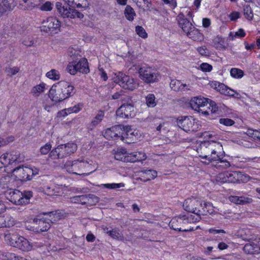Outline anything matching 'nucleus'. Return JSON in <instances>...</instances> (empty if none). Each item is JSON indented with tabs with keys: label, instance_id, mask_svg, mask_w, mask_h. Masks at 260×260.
Returning a JSON list of instances; mask_svg holds the SVG:
<instances>
[{
	"label": "nucleus",
	"instance_id": "nucleus-1",
	"mask_svg": "<svg viewBox=\"0 0 260 260\" xmlns=\"http://www.w3.org/2000/svg\"><path fill=\"white\" fill-rule=\"evenodd\" d=\"M222 145L215 141H205L202 143L197 149L200 157L209 161H219L220 157L217 154L218 150L221 149Z\"/></svg>",
	"mask_w": 260,
	"mask_h": 260
},
{
	"label": "nucleus",
	"instance_id": "nucleus-2",
	"mask_svg": "<svg viewBox=\"0 0 260 260\" xmlns=\"http://www.w3.org/2000/svg\"><path fill=\"white\" fill-rule=\"evenodd\" d=\"M201 220L199 216L195 217L192 215L186 216V215H179L173 218L169 223L171 229L179 232H191L194 231L193 228H187L189 222H196Z\"/></svg>",
	"mask_w": 260,
	"mask_h": 260
},
{
	"label": "nucleus",
	"instance_id": "nucleus-3",
	"mask_svg": "<svg viewBox=\"0 0 260 260\" xmlns=\"http://www.w3.org/2000/svg\"><path fill=\"white\" fill-rule=\"evenodd\" d=\"M5 240L11 246L23 251H29L33 248L32 244L23 236L9 233H5Z\"/></svg>",
	"mask_w": 260,
	"mask_h": 260
},
{
	"label": "nucleus",
	"instance_id": "nucleus-4",
	"mask_svg": "<svg viewBox=\"0 0 260 260\" xmlns=\"http://www.w3.org/2000/svg\"><path fill=\"white\" fill-rule=\"evenodd\" d=\"M77 149V145L74 143L69 142L61 144L50 152L49 156L52 159L62 158L74 153Z\"/></svg>",
	"mask_w": 260,
	"mask_h": 260
},
{
	"label": "nucleus",
	"instance_id": "nucleus-5",
	"mask_svg": "<svg viewBox=\"0 0 260 260\" xmlns=\"http://www.w3.org/2000/svg\"><path fill=\"white\" fill-rule=\"evenodd\" d=\"M32 197V192L31 191L25 190L21 192L17 189H10L7 198L15 205H25L29 203V200Z\"/></svg>",
	"mask_w": 260,
	"mask_h": 260
},
{
	"label": "nucleus",
	"instance_id": "nucleus-6",
	"mask_svg": "<svg viewBox=\"0 0 260 260\" xmlns=\"http://www.w3.org/2000/svg\"><path fill=\"white\" fill-rule=\"evenodd\" d=\"M65 168L68 172L76 175H87L90 172L85 173L86 169L90 167L89 162L83 158L75 160L74 161H68L64 165Z\"/></svg>",
	"mask_w": 260,
	"mask_h": 260
},
{
	"label": "nucleus",
	"instance_id": "nucleus-7",
	"mask_svg": "<svg viewBox=\"0 0 260 260\" xmlns=\"http://www.w3.org/2000/svg\"><path fill=\"white\" fill-rule=\"evenodd\" d=\"M131 131L132 129L129 126L115 125L106 130L104 137L109 140L116 139L118 138L123 140L125 137L128 136V133Z\"/></svg>",
	"mask_w": 260,
	"mask_h": 260
},
{
	"label": "nucleus",
	"instance_id": "nucleus-8",
	"mask_svg": "<svg viewBox=\"0 0 260 260\" xmlns=\"http://www.w3.org/2000/svg\"><path fill=\"white\" fill-rule=\"evenodd\" d=\"M13 173L17 179L25 181L31 180L34 175L38 174V170L27 167L19 166L13 170Z\"/></svg>",
	"mask_w": 260,
	"mask_h": 260
},
{
	"label": "nucleus",
	"instance_id": "nucleus-9",
	"mask_svg": "<svg viewBox=\"0 0 260 260\" xmlns=\"http://www.w3.org/2000/svg\"><path fill=\"white\" fill-rule=\"evenodd\" d=\"M139 77L145 83H153L158 81L159 74L150 68L142 67L139 70Z\"/></svg>",
	"mask_w": 260,
	"mask_h": 260
},
{
	"label": "nucleus",
	"instance_id": "nucleus-10",
	"mask_svg": "<svg viewBox=\"0 0 260 260\" xmlns=\"http://www.w3.org/2000/svg\"><path fill=\"white\" fill-rule=\"evenodd\" d=\"M55 6L57 12L64 18L75 19L78 18L82 19L84 17V15L78 10L70 7L67 8L62 6V4L60 2H57Z\"/></svg>",
	"mask_w": 260,
	"mask_h": 260
},
{
	"label": "nucleus",
	"instance_id": "nucleus-11",
	"mask_svg": "<svg viewBox=\"0 0 260 260\" xmlns=\"http://www.w3.org/2000/svg\"><path fill=\"white\" fill-rule=\"evenodd\" d=\"M176 122L177 125L185 132H193L198 130L199 124L191 117H181Z\"/></svg>",
	"mask_w": 260,
	"mask_h": 260
},
{
	"label": "nucleus",
	"instance_id": "nucleus-12",
	"mask_svg": "<svg viewBox=\"0 0 260 260\" xmlns=\"http://www.w3.org/2000/svg\"><path fill=\"white\" fill-rule=\"evenodd\" d=\"M60 22L55 17H50L41 27V31L51 35L57 33L60 30Z\"/></svg>",
	"mask_w": 260,
	"mask_h": 260
},
{
	"label": "nucleus",
	"instance_id": "nucleus-13",
	"mask_svg": "<svg viewBox=\"0 0 260 260\" xmlns=\"http://www.w3.org/2000/svg\"><path fill=\"white\" fill-rule=\"evenodd\" d=\"M116 82L123 88L131 91L134 90L139 86L137 80L123 74H119L117 76Z\"/></svg>",
	"mask_w": 260,
	"mask_h": 260
},
{
	"label": "nucleus",
	"instance_id": "nucleus-14",
	"mask_svg": "<svg viewBox=\"0 0 260 260\" xmlns=\"http://www.w3.org/2000/svg\"><path fill=\"white\" fill-rule=\"evenodd\" d=\"M116 115L121 118H129L134 115V107L130 104L122 105L116 111Z\"/></svg>",
	"mask_w": 260,
	"mask_h": 260
},
{
	"label": "nucleus",
	"instance_id": "nucleus-15",
	"mask_svg": "<svg viewBox=\"0 0 260 260\" xmlns=\"http://www.w3.org/2000/svg\"><path fill=\"white\" fill-rule=\"evenodd\" d=\"M58 84L52 86L49 90V96L51 100L56 103H59L66 100L65 95L62 93Z\"/></svg>",
	"mask_w": 260,
	"mask_h": 260
},
{
	"label": "nucleus",
	"instance_id": "nucleus-16",
	"mask_svg": "<svg viewBox=\"0 0 260 260\" xmlns=\"http://www.w3.org/2000/svg\"><path fill=\"white\" fill-rule=\"evenodd\" d=\"M183 206L185 210L196 214L199 207H202V204L194 198H189L184 201Z\"/></svg>",
	"mask_w": 260,
	"mask_h": 260
},
{
	"label": "nucleus",
	"instance_id": "nucleus-17",
	"mask_svg": "<svg viewBox=\"0 0 260 260\" xmlns=\"http://www.w3.org/2000/svg\"><path fill=\"white\" fill-rule=\"evenodd\" d=\"M208 100H209V99L204 97H194L191 100L190 102V105L193 110L200 113L201 110L202 109V107L205 106V103L206 102H208Z\"/></svg>",
	"mask_w": 260,
	"mask_h": 260
},
{
	"label": "nucleus",
	"instance_id": "nucleus-18",
	"mask_svg": "<svg viewBox=\"0 0 260 260\" xmlns=\"http://www.w3.org/2000/svg\"><path fill=\"white\" fill-rule=\"evenodd\" d=\"M177 20L179 26L185 32H188V31L193 27L192 23L185 17L182 13H179L177 16Z\"/></svg>",
	"mask_w": 260,
	"mask_h": 260
},
{
	"label": "nucleus",
	"instance_id": "nucleus-19",
	"mask_svg": "<svg viewBox=\"0 0 260 260\" xmlns=\"http://www.w3.org/2000/svg\"><path fill=\"white\" fill-rule=\"evenodd\" d=\"M58 84L61 90L62 91V93L64 94L66 99L73 95L75 93V89L74 86L69 82L60 81L58 82Z\"/></svg>",
	"mask_w": 260,
	"mask_h": 260
},
{
	"label": "nucleus",
	"instance_id": "nucleus-20",
	"mask_svg": "<svg viewBox=\"0 0 260 260\" xmlns=\"http://www.w3.org/2000/svg\"><path fill=\"white\" fill-rule=\"evenodd\" d=\"M77 72L81 73L87 74L89 72L87 59L81 58L79 61L75 60Z\"/></svg>",
	"mask_w": 260,
	"mask_h": 260
},
{
	"label": "nucleus",
	"instance_id": "nucleus-21",
	"mask_svg": "<svg viewBox=\"0 0 260 260\" xmlns=\"http://www.w3.org/2000/svg\"><path fill=\"white\" fill-rule=\"evenodd\" d=\"M14 0H0V15L14 8Z\"/></svg>",
	"mask_w": 260,
	"mask_h": 260
},
{
	"label": "nucleus",
	"instance_id": "nucleus-22",
	"mask_svg": "<svg viewBox=\"0 0 260 260\" xmlns=\"http://www.w3.org/2000/svg\"><path fill=\"white\" fill-rule=\"evenodd\" d=\"M16 223V220L11 216H6L5 218L0 216V228H11Z\"/></svg>",
	"mask_w": 260,
	"mask_h": 260
},
{
	"label": "nucleus",
	"instance_id": "nucleus-23",
	"mask_svg": "<svg viewBox=\"0 0 260 260\" xmlns=\"http://www.w3.org/2000/svg\"><path fill=\"white\" fill-rule=\"evenodd\" d=\"M104 112L103 111H99L96 116L89 124L88 128L90 130H92L94 128V127L102 121L104 117Z\"/></svg>",
	"mask_w": 260,
	"mask_h": 260
},
{
	"label": "nucleus",
	"instance_id": "nucleus-24",
	"mask_svg": "<svg viewBox=\"0 0 260 260\" xmlns=\"http://www.w3.org/2000/svg\"><path fill=\"white\" fill-rule=\"evenodd\" d=\"M38 225V230L41 232L48 231L51 226V223L47 219H38L36 221Z\"/></svg>",
	"mask_w": 260,
	"mask_h": 260
},
{
	"label": "nucleus",
	"instance_id": "nucleus-25",
	"mask_svg": "<svg viewBox=\"0 0 260 260\" xmlns=\"http://www.w3.org/2000/svg\"><path fill=\"white\" fill-rule=\"evenodd\" d=\"M243 250L245 253L253 254L256 253H258L259 251V248L256 244L254 243H247L244 246Z\"/></svg>",
	"mask_w": 260,
	"mask_h": 260
},
{
	"label": "nucleus",
	"instance_id": "nucleus-26",
	"mask_svg": "<svg viewBox=\"0 0 260 260\" xmlns=\"http://www.w3.org/2000/svg\"><path fill=\"white\" fill-rule=\"evenodd\" d=\"M187 36L194 41H200L202 39V35L199 30L194 26L191 28V29L186 32Z\"/></svg>",
	"mask_w": 260,
	"mask_h": 260
},
{
	"label": "nucleus",
	"instance_id": "nucleus-27",
	"mask_svg": "<svg viewBox=\"0 0 260 260\" xmlns=\"http://www.w3.org/2000/svg\"><path fill=\"white\" fill-rule=\"evenodd\" d=\"M170 85L171 88L175 91L184 90V88L187 86L186 84H183L177 80H171Z\"/></svg>",
	"mask_w": 260,
	"mask_h": 260
},
{
	"label": "nucleus",
	"instance_id": "nucleus-28",
	"mask_svg": "<svg viewBox=\"0 0 260 260\" xmlns=\"http://www.w3.org/2000/svg\"><path fill=\"white\" fill-rule=\"evenodd\" d=\"M88 197H86V194L82 196H77L73 197L71 198V201L74 203H78L82 205H86L89 204L88 202Z\"/></svg>",
	"mask_w": 260,
	"mask_h": 260
},
{
	"label": "nucleus",
	"instance_id": "nucleus-29",
	"mask_svg": "<svg viewBox=\"0 0 260 260\" xmlns=\"http://www.w3.org/2000/svg\"><path fill=\"white\" fill-rule=\"evenodd\" d=\"M26 5L27 9H32L34 8H38L44 2L43 0H22Z\"/></svg>",
	"mask_w": 260,
	"mask_h": 260
},
{
	"label": "nucleus",
	"instance_id": "nucleus-30",
	"mask_svg": "<svg viewBox=\"0 0 260 260\" xmlns=\"http://www.w3.org/2000/svg\"><path fill=\"white\" fill-rule=\"evenodd\" d=\"M135 2L137 6L142 9L144 11L150 10L151 3L148 0H136Z\"/></svg>",
	"mask_w": 260,
	"mask_h": 260
},
{
	"label": "nucleus",
	"instance_id": "nucleus-31",
	"mask_svg": "<svg viewBox=\"0 0 260 260\" xmlns=\"http://www.w3.org/2000/svg\"><path fill=\"white\" fill-rule=\"evenodd\" d=\"M204 206L202 205V207H199L197 212H196V216H199L201 218V215H206L208 213H211L209 210L207 209L208 207H211V206L209 203H204Z\"/></svg>",
	"mask_w": 260,
	"mask_h": 260
},
{
	"label": "nucleus",
	"instance_id": "nucleus-32",
	"mask_svg": "<svg viewBox=\"0 0 260 260\" xmlns=\"http://www.w3.org/2000/svg\"><path fill=\"white\" fill-rule=\"evenodd\" d=\"M124 15L127 20L133 21L134 19V16H136V13L134 9L130 6L127 5L124 10Z\"/></svg>",
	"mask_w": 260,
	"mask_h": 260
},
{
	"label": "nucleus",
	"instance_id": "nucleus-33",
	"mask_svg": "<svg viewBox=\"0 0 260 260\" xmlns=\"http://www.w3.org/2000/svg\"><path fill=\"white\" fill-rule=\"evenodd\" d=\"M126 150L124 148H120L117 149L114 154V158L116 160L122 161L124 162L125 156L126 154Z\"/></svg>",
	"mask_w": 260,
	"mask_h": 260
},
{
	"label": "nucleus",
	"instance_id": "nucleus-34",
	"mask_svg": "<svg viewBox=\"0 0 260 260\" xmlns=\"http://www.w3.org/2000/svg\"><path fill=\"white\" fill-rule=\"evenodd\" d=\"M45 87V84H40L34 87L31 89V92L34 95L38 96L41 93L44 92Z\"/></svg>",
	"mask_w": 260,
	"mask_h": 260
},
{
	"label": "nucleus",
	"instance_id": "nucleus-35",
	"mask_svg": "<svg viewBox=\"0 0 260 260\" xmlns=\"http://www.w3.org/2000/svg\"><path fill=\"white\" fill-rule=\"evenodd\" d=\"M214 46L218 49H222L225 48L224 42L223 39L219 36L215 37L213 40Z\"/></svg>",
	"mask_w": 260,
	"mask_h": 260
},
{
	"label": "nucleus",
	"instance_id": "nucleus-36",
	"mask_svg": "<svg viewBox=\"0 0 260 260\" xmlns=\"http://www.w3.org/2000/svg\"><path fill=\"white\" fill-rule=\"evenodd\" d=\"M145 99L146 104L148 107L153 108L156 105L155 96L153 94H148Z\"/></svg>",
	"mask_w": 260,
	"mask_h": 260
},
{
	"label": "nucleus",
	"instance_id": "nucleus-37",
	"mask_svg": "<svg viewBox=\"0 0 260 260\" xmlns=\"http://www.w3.org/2000/svg\"><path fill=\"white\" fill-rule=\"evenodd\" d=\"M228 182L236 183L238 181V171L227 172Z\"/></svg>",
	"mask_w": 260,
	"mask_h": 260
},
{
	"label": "nucleus",
	"instance_id": "nucleus-38",
	"mask_svg": "<svg viewBox=\"0 0 260 260\" xmlns=\"http://www.w3.org/2000/svg\"><path fill=\"white\" fill-rule=\"evenodd\" d=\"M230 74L232 77L237 79H240L244 76V72L242 70L237 68L231 69Z\"/></svg>",
	"mask_w": 260,
	"mask_h": 260
},
{
	"label": "nucleus",
	"instance_id": "nucleus-39",
	"mask_svg": "<svg viewBox=\"0 0 260 260\" xmlns=\"http://www.w3.org/2000/svg\"><path fill=\"white\" fill-rule=\"evenodd\" d=\"M46 76L48 78L54 80H57L60 78V74L58 71L55 69H52L49 72H48L46 73Z\"/></svg>",
	"mask_w": 260,
	"mask_h": 260
},
{
	"label": "nucleus",
	"instance_id": "nucleus-40",
	"mask_svg": "<svg viewBox=\"0 0 260 260\" xmlns=\"http://www.w3.org/2000/svg\"><path fill=\"white\" fill-rule=\"evenodd\" d=\"M211 100H208V102H206L205 106L202 107L200 113H202L203 114L205 115H209L211 114Z\"/></svg>",
	"mask_w": 260,
	"mask_h": 260
},
{
	"label": "nucleus",
	"instance_id": "nucleus-41",
	"mask_svg": "<svg viewBox=\"0 0 260 260\" xmlns=\"http://www.w3.org/2000/svg\"><path fill=\"white\" fill-rule=\"evenodd\" d=\"M133 153L135 162L144 160L147 158L145 153L142 151L135 152Z\"/></svg>",
	"mask_w": 260,
	"mask_h": 260
},
{
	"label": "nucleus",
	"instance_id": "nucleus-42",
	"mask_svg": "<svg viewBox=\"0 0 260 260\" xmlns=\"http://www.w3.org/2000/svg\"><path fill=\"white\" fill-rule=\"evenodd\" d=\"M10 177L8 176H4L0 179V189H6L9 188V182Z\"/></svg>",
	"mask_w": 260,
	"mask_h": 260
},
{
	"label": "nucleus",
	"instance_id": "nucleus-43",
	"mask_svg": "<svg viewBox=\"0 0 260 260\" xmlns=\"http://www.w3.org/2000/svg\"><path fill=\"white\" fill-rule=\"evenodd\" d=\"M142 173L147 175V180L154 179L156 177L157 174L156 171L152 170H143L142 171Z\"/></svg>",
	"mask_w": 260,
	"mask_h": 260
},
{
	"label": "nucleus",
	"instance_id": "nucleus-44",
	"mask_svg": "<svg viewBox=\"0 0 260 260\" xmlns=\"http://www.w3.org/2000/svg\"><path fill=\"white\" fill-rule=\"evenodd\" d=\"M243 11L245 17L248 20H252L253 17V14L251 7L249 6H246L244 8Z\"/></svg>",
	"mask_w": 260,
	"mask_h": 260
},
{
	"label": "nucleus",
	"instance_id": "nucleus-45",
	"mask_svg": "<svg viewBox=\"0 0 260 260\" xmlns=\"http://www.w3.org/2000/svg\"><path fill=\"white\" fill-rule=\"evenodd\" d=\"M106 233L108 234L111 238L113 239H119L122 237L121 233L116 229L107 231V232H106Z\"/></svg>",
	"mask_w": 260,
	"mask_h": 260
},
{
	"label": "nucleus",
	"instance_id": "nucleus-46",
	"mask_svg": "<svg viewBox=\"0 0 260 260\" xmlns=\"http://www.w3.org/2000/svg\"><path fill=\"white\" fill-rule=\"evenodd\" d=\"M210 86L213 89L216 90L220 93H221L223 88H225V85L222 83H220L217 81H212L210 83Z\"/></svg>",
	"mask_w": 260,
	"mask_h": 260
},
{
	"label": "nucleus",
	"instance_id": "nucleus-47",
	"mask_svg": "<svg viewBox=\"0 0 260 260\" xmlns=\"http://www.w3.org/2000/svg\"><path fill=\"white\" fill-rule=\"evenodd\" d=\"M222 94L231 96H235V94H236L237 96H238L239 94L234 90L230 88L227 86L225 85V88H223L222 91L221 93Z\"/></svg>",
	"mask_w": 260,
	"mask_h": 260
},
{
	"label": "nucleus",
	"instance_id": "nucleus-48",
	"mask_svg": "<svg viewBox=\"0 0 260 260\" xmlns=\"http://www.w3.org/2000/svg\"><path fill=\"white\" fill-rule=\"evenodd\" d=\"M247 134L249 136L260 141V131L249 129L247 131Z\"/></svg>",
	"mask_w": 260,
	"mask_h": 260
},
{
	"label": "nucleus",
	"instance_id": "nucleus-49",
	"mask_svg": "<svg viewBox=\"0 0 260 260\" xmlns=\"http://www.w3.org/2000/svg\"><path fill=\"white\" fill-rule=\"evenodd\" d=\"M67 70L71 75H75L78 72L75 61L69 62Z\"/></svg>",
	"mask_w": 260,
	"mask_h": 260
},
{
	"label": "nucleus",
	"instance_id": "nucleus-50",
	"mask_svg": "<svg viewBox=\"0 0 260 260\" xmlns=\"http://www.w3.org/2000/svg\"><path fill=\"white\" fill-rule=\"evenodd\" d=\"M227 172L220 173L216 176V181L218 183H223L228 182Z\"/></svg>",
	"mask_w": 260,
	"mask_h": 260
},
{
	"label": "nucleus",
	"instance_id": "nucleus-51",
	"mask_svg": "<svg viewBox=\"0 0 260 260\" xmlns=\"http://www.w3.org/2000/svg\"><path fill=\"white\" fill-rule=\"evenodd\" d=\"M136 32L139 37L142 38H146L147 37V34L145 29L141 26H137L136 27Z\"/></svg>",
	"mask_w": 260,
	"mask_h": 260
},
{
	"label": "nucleus",
	"instance_id": "nucleus-52",
	"mask_svg": "<svg viewBox=\"0 0 260 260\" xmlns=\"http://www.w3.org/2000/svg\"><path fill=\"white\" fill-rule=\"evenodd\" d=\"M10 155H11V156L9 157L10 165L16 161H18V159L20 156L19 152L14 151H11L10 152Z\"/></svg>",
	"mask_w": 260,
	"mask_h": 260
},
{
	"label": "nucleus",
	"instance_id": "nucleus-53",
	"mask_svg": "<svg viewBox=\"0 0 260 260\" xmlns=\"http://www.w3.org/2000/svg\"><path fill=\"white\" fill-rule=\"evenodd\" d=\"M250 179V177L247 174H244L240 172H238V182H247Z\"/></svg>",
	"mask_w": 260,
	"mask_h": 260
},
{
	"label": "nucleus",
	"instance_id": "nucleus-54",
	"mask_svg": "<svg viewBox=\"0 0 260 260\" xmlns=\"http://www.w3.org/2000/svg\"><path fill=\"white\" fill-rule=\"evenodd\" d=\"M38 8L42 11H51L52 9V4L50 2H46L44 4L43 3Z\"/></svg>",
	"mask_w": 260,
	"mask_h": 260
},
{
	"label": "nucleus",
	"instance_id": "nucleus-55",
	"mask_svg": "<svg viewBox=\"0 0 260 260\" xmlns=\"http://www.w3.org/2000/svg\"><path fill=\"white\" fill-rule=\"evenodd\" d=\"M104 186L109 189H116L124 187V184L123 183L105 184H104Z\"/></svg>",
	"mask_w": 260,
	"mask_h": 260
},
{
	"label": "nucleus",
	"instance_id": "nucleus-56",
	"mask_svg": "<svg viewBox=\"0 0 260 260\" xmlns=\"http://www.w3.org/2000/svg\"><path fill=\"white\" fill-rule=\"evenodd\" d=\"M86 197H89L88 198L89 200L88 202L90 203L89 204H87V205H92L98 202V197L94 196V194H86Z\"/></svg>",
	"mask_w": 260,
	"mask_h": 260
},
{
	"label": "nucleus",
	"instance_id": "nucleus-57",
	"mask_svg": "<svg viewBox=\"0 0 260 260\" xmlns=\"http://www.w3.org/2000/svg\"><path fill=\"white\" fill-rule=\"evenodd\" d=\"M20 71L18 67L9 68L6 69V72L8 75L13 76L16 74Z\"/></svg>",
	"mask_w": 260,
	"mask_h": 260
},
{
	"label": "nucleus",
	"instance_id": "nucleus-58",
	"mask_svg": "<svg viewBox=\"0 0 260 260\" xmlns=\"http://www.w3.org/2000/svg\"><path fill=\"white\" fill-rule=\"evenodd\" d=\"M197 51L202 55L207 56L210 55V52L205 46H202L197 48Z\"/></svg>",
	"mask_w": 260,
	"mask_h": 260
},
{
	"label": "nucleus",
	"instance_id": "nucleus-59",
	"mask_svg": "<svg viewBox=\"0 0 260 260\" xmlns=\"http://www.w3.org/2000/svg\"><path fill=\"white\" fill-rule=\"evenodd\" d=\"M51 147L52 146L50 144L47 143L40 148V152L42 154H46L51 150Z\"/></svg>",
	"mask_w": 260,
	"mask_h": 260
},
{
	"label": "nucleus",
	"instance_id": "nucleus-60",
	"mask_svg": "<svg viewBox=\"0 0 260 260\" xmlns=\"http://www.w3.org/2000/svg\"><path fill=\"white\" fill-rule=\"evenodd\" d=\"M44 190L45 193L48 196H52L56 195V192L53 187L47 186L44 187Z\"/></svg>",
	"mask_w": 260,
	"mask_h": 260
},
{
	"label": "nucleus",
	"instance_id": "nucleus-61",
	"mask_svg": "<svg viewBox=\"0 0 260 260\" xmlns=\"http://www.w3.org/2000/svg\"><path fill=\"white\" fill-rule=\"evenodd\" d=\"M219 122L225 126H231L234 124V121L232 119L229 118H221L219 120Z\"/></svg>",
	"mask_w": 260,
	"mask_h": 260
},
{
	"label": "nucleus",
	"instance_id": "nucleus-62",
	"mask_svg": "<svg viewBox=\"0 0 260 260\" xmlns=\"http://www.w3.org/2000/svg\"><path fill=\"white\" fill-rule=\"evenodd\" d=\"M10 156H11V155H10V152H6L1 156V159L3 160L4 164H5L6 166L10 165V161L9 160Z\"/></svg>",
	"mask_w": 260,
	"mask_h": 260
},
{
	"label": "nucleus",
	"instance_id": "nucleus-63",
	"mask_svg": "<svg viewBox=\"0 0 260 260\" xmlns=\"http://www.w3.org/2000/svg\"><path fill=\"white\" fill-rule=\"evenodd\" d=\"M200 68L204 72H210L212 70V66L207 63H202Z\"/></svg>",
	"mask_w": 260,
	"mask_h": 260
},
{
	"label": "nucleus",
	"instance_id": "nucleus-64",
	"mask_svg": "<svg viewBox=\"0 0 260 260\" xmlns=\"http://www.w3.org/2000/svg\"><path fill=\"white\" fill-rule=\"evenodd\" d=\"M240 16V13L238 12H233L229 15V18L231 21H236Z\"/></svg>",
	"mask_w": 260,
	"mask_h": 260
}]
</instances>
